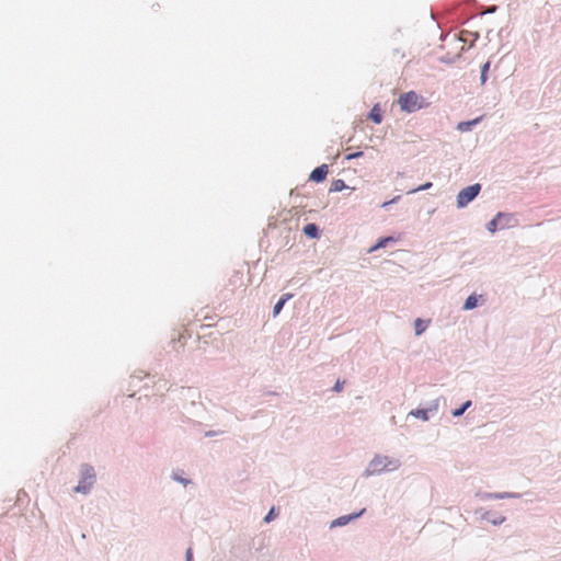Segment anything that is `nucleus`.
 Returning a JSON list of instances; mask_svg holds the SVG:
<instances>
[{
    "label": "nucleus",
    "instance_id": "nucleus-1",
    "mask_svg": "<svg viewBox=\"0 0 561 561\" xmlns=\"http://www.w3.org/2000/svg\"><path fill=\"white\" fill-rule=\"evenodd\" d=\"M400 467V461L394 458H390L388 456H380L377 455L373 458V460L369 462L366 474L373 476V474H380L383 471H392Z\"/></svg>",
    "mask_w": 561,
    "mask_h": 561
},
{
    "label": "nucleus",
    "instance_id": "nucleus-2",
    "mask_svg": "<svg viewBox=\"0 0 561 561\" xmlns=\"http://www.w3.org/2000/svg\"><path fill=\"white\" fill-rule=\"evenodd\" d=\"M80 479L75 486L76 493L89 494L96 482V474L94 468L89 463H82L80 466Z\"/></svg>",
    "mask_w": 561,
    "mask_h": 561
},
{
    "label": "nucleus",
    "instance_id": "nucleus-3",
    "mask_svg": "<svg viewBox=\"0 0 561 561\" xmlns=\"http://www.w3.org/2000/svg\"><path fill=\"white\" fill-rule=\"evenodd\" d=\"M517 225V219L514 214L499 211L485 226L486 230L491 233L497 230L512 228Z\"/></svg>",
    "mask_w": 561,
    "mask_h": 561
},
{
    "label": "nucleus",
    "instance_id": "nucleus-4",
    "mask_svg": "<svg viewBox=\"0 0 561 561\" xmlns=\"http://www.w3.org/2000/svg\"><path fill=\"white\" fill-rule=\"evenodd\" d=\"M482 190V185L480 183H474L468 185L460 190L457 194V208L462 209L466 208L471 202H473Z\"/></svg>",
    "mask_w": 561,
    "mask_h": 561
},
{
    "label": "nucleus",
    "instance_id": "nucleus-5",
    "mask_svg": "<svg viewBox=\"0 0 561 561\" xmlns=\"http://www.w3.org/2000/svg\"><path fill=\"white\" fill-rule=\"evenodd\" d=\"M420 98L414 91L402 93L399 96L398 103L403 112L413 113L422 108V104L419 102Z\"/></svg>",
    "mask_w": 561,
    "mask_h": 561
},
{
    "label": "nucleus",
    "instance_id": "nucleus-6",
    "mask_svg": "<svg viewBox=\"0 0 561 561\" xmlns=\"http://www.w3.org/2000/svg\"><path fill=\"white\" fill-rule=\"evenodd\" d=\"M439 407V399L432 400L426 408H416L409 412L408 417L412 416L415 419H421L426 422L431 419V415L436 413Z\"/></svg>",
    "mask_w": 561,
    "mask_h": 561
},
{
    "label": "nucleus",
    "instance_id": "nucleus-7",
    "mask_svg": "<svg viewBox=\"0 0 561 561\" xmlns=\"http://www.w3.org/2000/svg\"><path fill=\"white\" fill-rule=\"evenodd\" d=\"M366 512V508H362L358 512H354L347 515L339 516L337 518L333 519L330 524V528H336V527H344L348 525L350 523L362 517Z\"/></svg>",
    "mask_w": 561,
    "mask_h": 561
},
{
    "label": "nucleus",
    "instance_id": "nucleus-8",
    "mask_svg": "<svg viewBox=\"0 0 561 561\" xmlns=\"http://www.w3.org/2000/svg\"><path fill=\"white\" fill-rule=\"evenodd\" d=\"M328 172L329 167L323 163L311 171V173L309 174V181L314 183H322L325 181Z\"/></svg>",
    "mask_w": 561,
    "mask_h": 561
},
{
    "label": "nucleus",
    "instance_id": "nucleus-9",
    "mask_svg": "<svg viewBox=\"0 0 561 561\" xmlns=\"http://www.w3.org/2000/svg\"><path fill=\"white\" fill-rule=\"evenodd\" d=\"M294 297V294H290V293H287V294H283L279 299L277 300V302L274 305L273 307V317L276 318L283 310L284 306L286 305L287 301H289L291 298Z\"/></svg>",
    "mask_w": 561,
    "mask_h": 561
},
{
    "label": "nucleus",
    "instance_id": "nucleus-10",
    "mask_svg": "<svg viewBox=\"0 0 561 561\" xmlns=\"http://www.w3.org/2000/svg\"><path fill=\"white\" fill-rule=\"evenodd\" d=\"M482 519L491 523L494 526H499L505 522L504 516L492 511L484 512L482 515Z\"/></svg>",
    "mask_w": 561,
    "mask_h": 561
},
{
    "label": "nucleus",
    "instance_id": "nucleus-11",
    "mask_svg": "<svg viewBox=\"0 0 561 561\" xmlns=\"http://www.w3.org/2000/svg\"><path fill=\"white\" fill-rule=\"evenodd\" d=\"M302 231H304L305 236L310 239H319L321 236V230H320L319 226L313 222L307 224L304 227Z\"/></svg>",
    "mask_w": 561,
    "mask_h": 561
},
{
    "label": "nucleus",
    "instance_id": "nucleus-12",
    "mask_svg": "<svg viewBox=\"0 0 561 561\" xmlns=\"http://www.w3.org/2000/svg\"><path fill=\"white\" fill-rule=\"evenodd\" d=\"M367 118L374 122L375 124H380L382 122V110L379 104H375L370 111L368 112Z\"/></svg>",
    "mask_w": 561,
    "mask_h": 561
},
{
    "label": "nucleus",
    "instance_id": "nucleus-13",
    "mask_svg": "<svg viewBox=\"0 0 561 561\" xmlns=\"http://www.w3.org/2000/svg\"><path fill=\"white\" fill-rule=\"evenodd\" d=\"M481 121V117H477L470 121H462L458 123L457 129L461 133L471 131Z\"/></svg>",
    "mask_w": 561,
    "mask_h": 561
},
{
    "label": "nucleus",
    "instance_id": "nucleus-14",
    "mask_svg": "<svg viewBox=\"0 0 561 561\" xmlns=\"http://www.w3.org/2000/svg\"><path fill=\"white\" fill-rule=\"evenodd\" d=\"M520 493L501 492V493H485L484 499L502 500V499H519Z\"/></svg>",
    "mask_w": 561,
    "mask_h": 561
},
{
    "label": "nucleus",
    "instance_id": "nucleus-15",
    "mask_svg": "<svg viewBox=\"0 0 561 561\" xmlns=\"http://www.w3.org/2000/svg\"><path fill=\"white\" fill-rule=\"evenodd\" d=\"M396 239L390 236L380 237L377 242L369 249V253H373L379 249L386 248L388 243L394 242Z\"/></svg>",
    "mask_w": 561,
    "mask_h": 561
},
{
    "label": "nucleus",
    "instance_id": "nucleus-16",
    "mask_svg": "<svg viewBox=\"0 0 561 561\" xmlns=\"http://www.w3.org/2000/svg\"><path fill=\"white\" fill-rule=\"evenodd\" d=\"M480 298H482V296L476 294L469 295L463 302L462 309L466 311L474 309L478 307Z\"/></svg>",
    "mask_w": 561,
    "mask_h": 561
},
{
    "label": "nucleus",
    "instance_id": "nucleus-17",
    "mask_svg": "<svg viewBox=\"0 0 561 561\" xmlns=\"http://www.w3.org/2000/svg\"><path fill=\"white\" fill-rule=\"evenodd\" d=\"M471 405H472L471 400L465 401L462 404H460L458 408H456L451 411L453 416L460 417Z\"/></svg>",
    "mask_w": 561,
    "mask_h": 561
},
{
    "label": "nucleus",
    "instance_id": "nucleus-18",
    "mask_svg": "<svg viewBox=\"0 0 561 561\" xmlns=\"http://www.w3.org/2000/svg\"><path fill=\"white\" fill-rule=\"evenodd\" d=\"M347 187L348 186L346 185V183L343 180L337 179V180L332 181L330 192L331 193L342 192L343 190H345Z\"/></svg>",
    "mask_w": 561,
    "mask_h": 561
},
{
    "label": "nucleus",
    "instance_id": "nucleus-19",
    "mask_svg": "<svg viewBox=\"0 0 561 561\" xmlns=\"http://www.w3.org/2000/svg\"><path fill=\"white\" fill-rule=\"evenodd\" d=\"M427 328V322L417 318L415 321H414V331H415V335H421Z\"/></svg>",
    "mask_w": 561,
    "mask_h": 561
},
{
    "label": "nucleus",
    "instance_id": "nucleus-20",
    "mask_svg": "<svg viewBox=\"0 0 561 561\" xmlns=\"http://www.w3.org/2000/svg\"><path fill=\"white\" fill-rule=\"evenodd\" d=\"M490 66H491L490 61H486L481 66V70H480L481 84H485V82L488 81V73H489Z\"/></svg>",
    "mask_w": 561,
    "mask_h": 561
},
{
    "label": "nucleus",
    "instance_id": "nucleus-21",
    "mask_svg": "<svg viewBox=\"0 0 561 561\" xmlns=\"http://www.w3.org/2000/svg\"><path fill=\"white\" fill-rule=\"evenodd\" d=\"M171 478L174 481H176L179 483H182L183 485H187L191 482L190 479H186V478L182 477L179 472H175V471L172 472Z\"/></svg>",
    "mask_w": 561,
    "mask_h": 561
},
{
    "label": "nucleus",
    "instance_id": "nucleus-22",
    "mask_svg": "<svg viewBox=\"0 0 561 561\" xmlns=\"http://www.w3.org/2000/svg\"><path fill=\"white\" fill-rule=\"evenodd\" d=\"M432 186H433L432 182H425L424 184L420 185L419 187L411 190L409 192V194L421 192V191H425V190L431 188Z\"/></svg>",
    "mask_w": 561,
    "mask_h": 561
},
{
    "label": "nucleus",
    "instance_id": "nucleus-23",
    "mask_svg": "<svg viewBox=\"0 0 561 561\" xmlns=\"http://www.w3.org/2000/svg\"><path fill=\"white\" fill-rule=\"evenodd\" d=\"M400 199H401L400 195L394 196L390 201H387V202L382 203L381 207L385 208V209H389L390 206H392L393 204H397Z\"/></svg>",
    "mask_w": 561,
    "mask_h": 561
},
{
    "label": "nucleus",
    "instance_id": "nucleus-24",
    "mask_svg": "<svg viewBox=\"0 0 561 561\" xmlns=\"http://www.w3.org/2000/svg\"><path fill=\"white\" fill-rule=\"evenodd\" d=\"M363 156H364L363 151H355V152L346 154L344 159L347 160V161H351V160H354V159L362 158Z\"/></svg>",
    "mask_w": 561,
    "mask_h": 561
},
{
    "label": "nucleus",
    "instance_id": "nucleus-25",
    "mask_svg": "<svg viewBox=\"0 0 561 561\" xmlns=\"http://www.w3.org/2000/svg\"><path fill=\"white\" fill-rule=\"evenodd\" d=\"M276 517L275 507H272L264 517L265 523H271Z\"/></svg>",
    "mask_w": 561,
    "mask_h": 561
},
{
    "label": "nucleus",
    "instance_id": "nucleus-26",
    "mask_svg": "<svg viewBox=\"0 0 561 561\" xmlns=\"http://www.w3.org/2000/svg\"><path fill=\"white\" fill-rule=\"evenodd\" d=\"M343 387H344V381L337 379L336 382L334 383L333 388H332V391L340 392V391L343 390Z\"/></svg>",
    "mask_w": 561,
    "mask_h": 561
},
{
    "label": "nucleus",
    "instance_id": "nucleus-27",
    "mask_svg": "<svg viewBox=\"0 0 561 561\" xmlns=\"http://www.w3.org/2000/svg\"><path fill=\"white\" fill-rule=\"evenodd\" d=\"M222 433H224L222 431H207V432H205L204 436L205 437H215V436L220 435Z\"/></svg>",
    "mask_w": 561,
    "mask_h": 561
},
{
    "label": "nucleus",
    "instance_id": "nucleus-28",
    "mask_svg": "<svg viewBox=\"0 0 561 561\" xmlns=\"http://www.w3.org/2000/svg\"><path fill=\"white\" fill-rule=\"evenodd\" d=\"M185 561H193V550L192 548H187L185 552Z\"/></svg>",
    "mask_w": 561,
    "mask_h": 561
}]
</instances>
